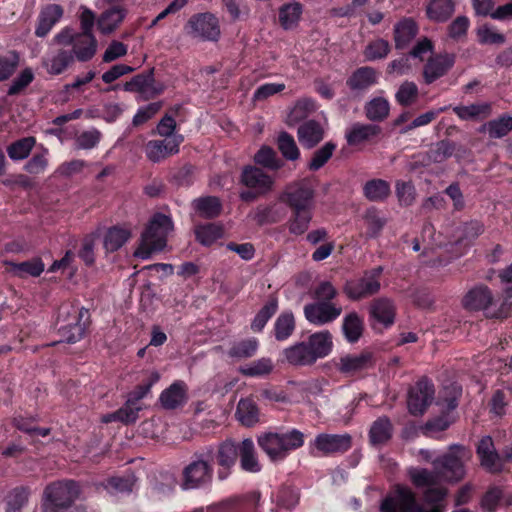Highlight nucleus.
Here are the masks:
<instances>
[{
  "label": "nucleus",
  "instance_id": "f257e3e1",
  "mask_svg": "<svg viewBox=\"0 0 512 512\" xmlns=\"http://www.w3.org/2000/svg\"><path fill=\"white\" fill-rule=\"evenodd\" d=\"M446 490L441 487L431 486L425 492L427 503L432 506L426 509L418 503L414 492L408 487L398 485L382 501L381 512H444L443 499L446 496Z\"/></svg>",
  "mask_w": 512,
  "mask_h": 512
},
{
  "label": "nucleus",
  "instance_id": "f03ea898",
  "mask_svg": "<svg viewBox=\"0 0 512 512\" xmlns=\"http://www.w3.org/2000/svg\"><path fill=\"white\" fill-rule=\"evenodd\" d=\"M305 443V435L295 428L268 431L257 437V444L273 463L283 462Z\"/></svg>",
  "mask_w": 512,
  "mask_h": 512
},
{
  "label": "nucleus",
  "instance_id": "7ed1b4c3",
  "mask_svg": "<svg viewBox=\"0 0 512 512\" xmlns=\"http://www.w3.org/2000/svg\"><path fill=\"white\" fill-rule=\"evenodd\" d=\"M315 190L308 179L296 181L286 187L281 200L291 209L294 224H309L315 207Z\"/></svg>",
  "mask_w": 512,
  "mask_h": 512
},
{
  "label": "nucleus",
  "instance_id": "20e7f679",
  "mask_svg": "<svg viewBox=\"0 0 512 512\" xmlns=\"http://www.w3.org/2000/svg\"><path fill=\"white\" fill-rule=\"evenodd\" d=\"M214 461V449H203L195 455L183 470L182 488L184 490L199 488L210 482L213 474L211 463Z\"/></svg>",
  "mask_w": 512,
  "mask_h": 512
},
{
  "label": "nucleus",
  "instance_id": "39448f33",
  "mask_svg": "<svg viewBox=\"0 0 512 512\" xmlns=\"http://www.w3.org/2000/svg\"><path fill=\"white\" fill-rule=\"evenodd\" d=\"M241 183L247 187V190L240 193V198L244 202H253L260 196L270 192L274 185V179L256 166H245L241 173Z\"/></svg>",
  "mask_w": 512,
  "mask_h": 512
},
{
  "label": "nucleus",
  "instance_id": "423d86ee",
  "mask_svg": "<svg viewBox=\"0 0 512 512\" xmlns=\"http://www.w3.org/2000/svg\"><path fill=\"white\" fill-rule=\"evenodd\" d=\"M471 452L464 446L454 445L443 457L435 462L441 480L462 479L465 475L464 463L471 459Z\"/></svg>",
  "mask_w": 512,
  "mask_h": 512
},
{
  "label": "nucleus",
  "instance_id": "0eeeda50",
  "mask_svg": "<svg viewBox=\"0 0 512 512\" xmlns=\"http://www.w3.org/2000/svg\"><path fill=\"white\" fill-rule=\"evenodd\" d=\"M188 36L201 41L216 42L221 35L219 19L211 12L192 15L184 26Z\"/></svg>",
  "mask_w": 512,
  "mask_h": 512
},
{
  "label": "nucleus",
  "instance_id": "6e6552de",
  "mask_svg": "<svg viewBox=\"0 0 512 512\" xmlns=\"http://www.w3.org/2000/svg\"><path fill=\"white\" fill-rule=\"evenodd\" d=\"M79 493L78 486L73 481L53 483L45 489L44 512H59L68 507Z\"/></svg>",
  "mask_w": 512,
  "mask_h": 512
},
{
  "label": "nucleus",
  "instance_id": "1a4fd4ad",
  "mask_svg": "<svg viewBox=\"0 0 512 512\" xmlns=\"http://www.w3.org/2000/svg\"><path fill=\"white\" fill-rule=\"evenodd\" d=\"M491 291L486 286H478L470 290L464 298V306L470 310H483L488 317H506L510 303L504 298L500 308L495 310Z\"/></svg>",
  "mask_w": 512,
  "mask_h": 512
},
{
  "label": "nucleus",
  "instance_id": "9d476101",
  "mask_svg": "<svg viewBox=\"0 0 512 512\" xmlns=\"http://www.w3.org/2000/svg\"><path fill=\"white\" fill-rule=\"evenodd\" d=\"M64 314L70 316L71 319L66 325H61L59 331L65 341L75 343L84 335L89 318L88 310L73 306H63L60 309V315L63 316Z\"/></svg>",
  "mask_w": 512,
  "mask_h": 512
},
{
  "label": "nucleus",
  "instance_id": "9b49d317",
  "mask_svg": "<svg viewBox=\"0 0 512 512\" xmlns=\"http://www.w3.org/2000/svg\"><path fill=\"white\" fill-rule=\"evenodd\" d=\"M154 71V68H150L144 72L136 74L129 81L123 84V90L126 92L140 93L145 95L146 99L155 98L161 95L165 90V86L163 83L155 80Z\"/></svg>",
  "mask_w": 512,
  "mask_h": 512
},
{
  "label": "nucleus",
  "instance_id": "f8f14e48",
  "mask_svg": "<svg viewBox=\"0 0 512 512\" xmlns=\"http://www.w3.org/2000/svg\"><path fill=\"white\" fill-rule=\"evenodd\" d=\"M351 447V438L347 434L322 433L310 443L311 453L319 456H330L344 453Z\"/></svg>",
  "mask_w": 512,
  "mask_h": 512
},
{
  "label": "nucleus",
  "instance_id": "ddd939ff",
  "mask_svg": "<svg viewBox=\"0 0 512 512\" xmlns=\"http://www.w3.org/2000/svg\"><path fill=\"white\" fill-rule=\"evenodd\" d=\"M382 268L378 267L371 272L365 273L363 277L346 283L344 291L349 298L358 300L377 293L380 289L379 277Z\"/></svg>",
  "mask_w": 512,
  "mask_h": 512
},
{
  "label": "nucleus",
  "instance_id": "4468645a",
  "mask_svg": "<svg viewBox=\"0 0 512 512\" xmlns=\"http://www.w3.org/2000/svg\"><path fill=\"white\" fill-rule=\"evenodd\" d=\"M184 142V136H175L172 139H153L144 145V152L148 160L153 163H159L166 158L175 155L180 150V145Z\"/></svg>",
  "mask_w": 512,
  "mask_h": 512
},
{
  "label": "nucleus",
  "instance_id": "2eb2a0df",
  "mask_svg": "<svg viewBox=\"0 0 512 512\" xmlns=\"http://www.w3.org/2000/svg\"><path fill=\"white\" fill-rule=\"evenodd\" d=\"M165 226H147L141 235V242L135 256L148 259L152 253L161 251L166 246Z\"/></svg>",
  "mask_w": 512,
  "mask_h": 512
},
{
  "label": "nucleus",
  "instance_id": "dca6fc26",
  "mask_svg": "<svg viewBox=\"0 0 512 512\" xmlns=\"http://www.w3.org/2000/svg\"><path fill=\"white\" fill-rule=\"evenodd\" d=\"M334 367L346 376H353L371 368L374 364L373 354L363 351L358 354H346L332 360Z\"/></svg>",
  "mask_w": 512,
  "mask_h": 512
},
{
  "label": "nucleus",
  "instance_id": "f3484780",
  "mask_svg": "<svg viewBox=\"0 0 512 512\" xmlns=\"http://www.w3.org/2000/svg\"><path fill=\"white\" fill-rule=\"evenodd\" d=\"M434 386L426 378L419 380L409 391L408 409L413 415H421L432 403L434 398Z\"/></svg>",
  "mask_w": 512,
  "mask_h": 512
},
{
  "label": "nucleus",
  "instance_id": "a211bd4d",
  "mask_svg": "<svg viewBox=\"0 0 512 512\" xmlns=\"http://www.w3.org/2000/svg\"><path fill=\"white\" fill-rule=\"evenodd\" d=\"M342 312V307L334 302L316 301L305 305L304 315L314 325H325L337 319Z\"/></svg>",
  "mask_w": 512,
  "mask_h": 512
},
{
  "label": "nucleus",
  "instance_id": "6ab92c4d",
  "mask_svg": "<svg viewBox=\"0 0 512 512\" xmlns=\"http://www.w3.org/2000/svg\"><path fill=\"white\" fill-rule=\"evenodd\" d=\"M456 56L452 53H439L431 56L423 67L424 83L430 85L445 76L454 66Z\"/></svg>",
  "mask_w": 512,
  "mask_h": 512
},
{
  "label": "nucleus",
  "instance_id": "aec40b11",
  "mask_svg": "<svg viewBox=\"0 0 512 512\" xmlns=\"http://www.w3.org/2000/svg\"><path fill=\"white\" fill-rule=\"evenodd\" d=\"M481 466L492 473L502 470L504 462V455L500 456L495 449L494 442L490 436L483 437L476 449Z\"/></svg>",
  "mask_w": 512,
  "mask_h": 512
},
{
  "label": "nucleus",
  "instance_id": "412c9836",
  "mask_svg": "<svg viewBox=\"0 0 512 512\" xmlns=\"http://www.w3.org/2000/svg\"><path fill=\"white\" fill-rule=\"evenodd\" d=\"M297 137L300 145L307 150L315 148L325 137V130L322 124L309 119L302 122L297 128Z\"/></svg>",
  "mask_w": 512,
  "mask_h": 512
},
{
  "label": "nucleus",
  "instance_id": "4be33fe9",
  "mask_svg": "<svg viewBox=\"0 0 512 512\" xmlns=\"http://www.w3.org/2000/svg\"><path fill=\"white\" fill-rule=\"evenodd\" d=\"M188 401V386L182 380L174 381L164 389L159 397L161 406L166 410H174L184 406Z\"/></svg>",
  "mask_w": 512,
  "mask_h": 512
},
{
  "label": "nucleus",
  "instance_id": "5701e85b",
  "mask_svg": "<svg viewBox=\"0 0 512 512\" xmlns=\"http://www.w3.org/2000/svg\"><path fill=\"white\" fill-rule=\"evenodd\" d=\"M382 132L380 126L376 124H364L356 122L345 132V139L349 146H359L372 142Z\"/></svg>",
  "mask_w": 512,
  "mask_h": 512
},
{
  "label": "nucleus",
  "instance_id": "b1692460",
  "mask_svg": "<svg viewBox=\"0 0 512 512\" xmlns=\"http://www.w3.org/2000/svg\"><path fill=\"white\" fill-rule=\"evenodd\" d=\"M419 31V27L413 18L405 17L394 25L393 36L395 48L403 50L409 46Z\"/></svg>",
  "mask_w": 512,
  "mask_h": 512
},
{
  "label": "nucleus",
  "instance_id": "393cba45",
  "mask_svg": "<svg viewBox=\"0 0 512 512\" xmlns=\"http://www.w3.org/2000/svg\"><path fill=\"white\" fill-rule=\"evenodd\" d=\"M74 55L69 49L59 48L52 51L47 58L43 59V66L50 75L64 73L73 63Z\"/></svg>",
  "mask_w": 512,
  "mask_h": 512
},
{
  "label": "nucleus",
  "instance_id": "a878e982",
  "mask_svg": "<svg viewBox=\"0 0 512 512\" xmlns=\"http://www.w3.org/2000/svg\"><path fill=\"white\" fill-rule=\"evenodd\" d=\"M304 6L297 1L284 3L278 8V23L280 27L286 31L293 30L298 27Z\"/></svg>",
  "mask_w": 512,
  "mask_h": 512
},
{
  "label": "nucleus",
  "instance_id": "bb28decb",
  "mask_svg": "<svg viewBox=\"0 0 512 512\" xmlns=\"http://www.w3.org/2000/svg\"><path fill=\"white\" fill-rule=\"evenodd\" d=\"M64 13V9L58 4H49L42 9L38 16V23L35 29L37 37H45L54 25L59 22Z\"/></svg>",
  "mask_w": 512,
  "mask_h": 512
},
{
  "label": "nucleus",
  "instance_id": "cd10ccee",
  "mask_svg": "<svg viewBox=\"0 0 512 512\" xmlns=\"http://www.w3.org/2000/svg\"><path fill=\"white\" fill-rule=\"evenodd\" d=\"M239 444H235L232 441H226L222 443L218 450L214 451V459H217L218 464L222 467L219 471L218 476L221 480L227 478L229 469L235 464L238 456Z\"/></svg>",
  "mask_w": 512,
  "mask_h": 512
},
{
  "label": "nucleus",
  "instance_id": "c85d7f7f",
  "mask_svg": "<svg viewBox=\"0 0 512 512\" xmlns=\"http://www.w3.org/2000/svg\"><path fill=\"white\" fill-rule=\"evenodd\" d=\"M127 10L121 6H112L101 13L97 19V28L104 34L112 33L125 19Z\"/></svg>",
  "mask_w": 512,
  "mask_h": 512
},
{
  "label": "nucleus",
  "instance_id": "c756f323",
  "mask_svg": "<svg viewBox=\"0 0 512 512\" xmlns=\"http://www.w3.org/2000/svg\"><path fill=\"white\" fill-rule=\"evenodd\" d=\"M377 83L376 70L369 66L357 68L347 79L346 84L352 91H365Z\"/></svg>",
  "mask_w": 512,
  "mask_h": 512
},
{
  "label": "nucleus",
  "instance_id": "7c9ffc66",
  "mask_svg": "<svg viewBox=\"0 0 512 512\" xmlns=\"http://www.w3.org/2000/svg\"><path fill=\"white\" fill-rule=\"evenodd\" d=\"M238 455L240 457V466L244 471L250 473H258L261 471L262 466L251 439L247 438L239 443Z\"/></svg>",
  "mask_w": 512,
  "mask_h": 512
},
{
  "label": "nucleus",
  "instance_id": "2f4dec72",
  "mask_svg": "<svg viewBox=\"0 0 512 512\" xmlns=\"http://www.w3.org/2000/svg\"><path fill=\"white\" fill-rule=\"evenodd\" d=\"M97 47L98 42L95 36L77 34L76 41L69 50L73 53L74 59H77L79 62H87L95 56Z\"/></svg>",
  "mask_w": 512,
  "mask_h": 512
},
{
  "label": "nucleus",
  "instance_id": "473e14b6",
  "mask_svg": "<svg viewBox=\"0 0 512 512\" xmlns=\"http://www.w3.org/2000/svg\"><path fill=\"white\" fill-rule=\"evenodd\" d=\"M286 361L292 365L305 366L316 362L306 341L299 342L283 351Z\"/></svg>",
  "mask_w": 512,
  "mask_h": 512
},
{
  "label": "nucleus",
  "instance_id": "72a5a7b5",
  "mask_svg": "<svg viewBox=\"0 0 512 512\" xmlns=\"http://www.w3.org/2000/svg\"><path fill=\"white\" fill-rule=\"evenodd\" d=\"M316 361L326 357L332 350V335L329 331H320L310 335L306 341Z\"/></svg>",
  "mask_w": 512,
  "mask_h": 512
},
{
  "label": "nucleus",
  "instance_id": "f704fd0d",
  "mask_svg": "<svg viewBox=\"0 0 512 512\" xmlns=\"http://www.w3.org/2000/svg\"><path fill=\"white\" fill-rule=\"evenodd\" d=\"M454 11V0H430L426 6L427 18L438 23L446 22Z\"/></svg>",
  "mask_w": 512,
  "mask_h": 512
},
{
  "label": "nucleus",
  "instance_id": "c9c22d12",
  "mask_svg": "<svg viewBox=\"0 0 512 512\" xmlns=\"http://www.w3.org/2000/svg\"><path fill=\"white\" fill-rule=\"evenodd\" d=\"M391 194V186L388 181L374 178L363 185V195L371 202H384Z\"/></svg>",
  "mask_w": 512,
  "mask_h": 512
},
{
  "label": "nucleus",
  "instance_id": "e433bc0d",
  "mask_svg": "<svg viewBox=\"0 0 512 512\" xmlns=\"http://www.w3.org/2000/svg\"><path fill=\"white\" fill-rule=\"evenodd\" d=\"M370 315L384 326H389L394 322V304L387 298L376 299L371 304Z\"/></svg>",
  "mask_w": 512,
  "mask_h": 512
},
{
  "label": "nucleus",
  "instance_id": "4c0bfd02",
  "mask_svg": "<svg viewBox=\"0 0 512 512\" xmlns=\"http://www.w3.org/2000/svg\"><path fill=\"white\" fill-rule=\"evenodd\" d=\"M480 131L487 132L491 139H501L512 131V116L504 113L486 122Z\"/></svg>",
  "mask_w": 512,
  "mask_h": 512
},
{
  "label": "nucleus",
  "instance_id": "58836bf2",
  "mask_svg": "<svg viewBox=\"0 0 512 512\" xmlns=\"http://www.w3.org/2000/svg\"><path fill=\"white\" fill-rule=\"evenodd\" d=\"M193 207L205 219H213L219 216L222 211V203L216 196H205L195 199Z\"/></svg>",
  "mask_w": 512,
  "mask_h": 512
},
{
  "label": "nucleus",
  "instance_id": "ea45409f",
  "mask_svg": "<svg viewBox=\"0 0 512 512\" xmlns=\"http://www.w3.org/2000/svg\"><path fill=\"white\" fill-rule=\"evenodd\" d=\"M367 119L373 122L384 121L390 112V103L384 97H374L364 106Z\"/></svg>",
  "mask_w": 512,
  "mask_h": 512
},
{
  "label": "nucleus",
  "instance_id": "a19ab883",
  "mask_svg": "<svg viewBox=\"0 0 512 512\" xmlns=\"http://www.w3.org/2000/svg\"><path fill=\"white\" fill-rule=\"evenodd\" d=\"M336 149L337 144L335 142H326L312 153L311 159L307 163V169L311 172H316L323 168L332 158Z\"/></svg>",
  "mask_w": 512,
  "mask_h": 512
},
{
  "label": "nucleus",
  "instance_id": "79ce46f5",
  "mask_svg": "<svg viewBox=\"0 0 512 512\" xmlns=\"http://www.w3.org/2000/svg\"><path fill=\"white\" fill-rule=\"evenodd\" d=\"M127 226H111L104 236V247L109 252L118 250L130 238Z\"/></svg>",
  "mask_w": 512,
  "mask_h": 512
},
{
  "label": "nucleus",
  "instance_id": "37998d69",
  "mask_svg": "<svg viewBox=\"0 0 512 512\" xmlns=\"http://www.w3.org/2000/svg\"><path fill=\"white\" fill-rule=\"evenodd\" d=\"M274 370V363L268 357H262L239 368V372L246 377L262 378Z\"/></svg>",
  "mask_w": 512,
  "mask_h": 512
},
{
  "label": "nucleus",
  "instance_id": "c03bdc74",
  "mask_svg": "<svg viewBox=\"0 0 512 512\" xmlns=\"http://www.w3.org/2000/svg\"><path fill=\"white\" fill-rule=\"evenodd\" d=\"M370 442L377 446L385 444L392 437V424L386 417L375 420L369 431Z\"/></svg>",
  "mask_w": 512,
  "mask_h": 512
},
{
  "label": "nucleus",
  "instance_id": "a18cd8bd",
  "mask_svg": "<svg viewBox=\"0 0 512 512\" xmlns=\"http://www.w3.org/2000/svg\"><path fill=\"white\" fill-rule=\"evenodd\" d=\"M257 165L268 170L277 171L284 166V162L278 157L276 151L270 146H262L254 156Z\"/></svg>",
  "mask_w": 512,
  "mask_h": 512
},
{
  "label": "nucleus",
  "instance_id": "49530a36",
  "mask_svg": "<svg viewBox=\"0 0 512 512\" xmlns=\"http://www.w3.org/2000/svg\"><path fill=\"white\" fill-rule=\"evenodd\" d=\"M276 144L284 159L295 161L300 158V150L294 137L290 133L281 131L277 136Z\"/></svg>",
  "mask_w": 512,
  "mask_h": 512
},
{
  "label": "nucleus",
  "instance_id": "de8ad7c7",
  "mask_svg": "<svg viewBox=\"0 0 512 512\" xmlns=\"http://www.w3.org/2000/svg\"><path fill=\"white\" fill-rule=\"evenodd\" d=\"M35 144V137H23L7 146V154L13 161L23 160L29 156Z\"/></svg>",
  "mask_w": 512,
  "mask_h": 512
},
{
  "label": "nucleus",
  "instance_id": "09e8293b",
  "mask_svg": "<svg viewBox=\"0 0 512 512\" xmlns=\"http://www.w3.org/2000/svg\"><path fill=\"white\" fill-rule=\"evenodd\" d=\"M441 235L436 236L435 226H424L421 232V241L416 238L413 241V250L420 251L423 247L424 253L432 250L436 246H442L444 242L440 239Z\"/></svg>",
  "mask_w": 512,
  "mask_h": 512
},
{
  "label": "nucleus",
  "instance_id": "8fccbe9b",
  "mask_svg": "<svg viewBox=\"0 0 512 512\" xmlns=\"http://www.w3.org/2000/svg\"><path fill=\"white\" fill-rule=\"evenodd\" d=\"M295 330V319L292 312L281 313L274 324V334L278 341L288 339Z\"/></svg>",
  "mask_w": 512,
  "mask_h": 512
},
{
  "label": "nucleus",
  "instance_id": "3c124183",
  "mask_svg": "<svg viewBox=\"0 0 512 512\" xmlns=\"http://www.w3.org/2000/svg\"><path fill=\"white\" fill-rule=\"evenodd\" d=\"M390 51L389 42L383 38H377L366 45L363 55L367 61H376L386 58Z\"/></svg>",
  "mask_w": 512,
  "mask_h": 512
},
{
  "label": "nucleus",
  "instance_id": "603ef678",
  "mask_svg": "<svg viewBox=\"0 0 512 512\" xmlns=\"http://www.w3.org/2000/svg\"><path fill=\"white\" fill-rule=\"evenodd\" d=\"M343 333L345 338L354 343L358 341L363 331V321L357 313L352 312L345 316L342 325Z\"/></svg>",
  "mask_w": 512,
  "mask_h": 512
},
{
  "label": "nucleus",
  "instance_id": "864d4df0",
  "mask_svg": "<svg viewBox=\"0 0 512 512\" xmlns=\"http://www.w3.org/2000/svg\"><path fill=\"white\" fill-rule=\"evenodd\" d=\"M258 346V341L255 338L241 340L233 343L228 355L238 360L250 358L256 354Z\"/></svg>",
  "mask_w": 512,
  "mask_h": 512
},
{
  "label": "nucleus",
  "instance_id": "5fc2aeb1",
  "mask_svg": "<svg viewBox=\"0 0 512 512\" xmlns=\"http://www.w3.org/2000/svg\"><path fill=\"white\" fill-rule=\"evenodd\" d=\"M236 416L245 426H252L258 421V409L251 399H241L237 405Z\"/></svg>",
  "mask_w": 512,
  "mask_h": 512
},
{
  "label": "nucleus",
  "instance_id": "6e6d98bb",
  "mask_svg": "<svg viewBox=\"0 0 512 512\" xmlns=\"http://www.w3.org/2000/svg\"><path fill=\"white\" fill-rule=\"evenodd\" d=\"M11 271L19 277L33 276L37 277L44 271V263L40 259H32L22 263H8Z\"/></svg>",
  "mask_w": 512,
  "mask_h": 512
},
{
  "label": "nucleus",
  "instance_id": "4d7b16f0",
  "mask_svg": "<svg viewBox=\"0 0 512 512\" xmlns=\"http://www.w3.org/2000/svg\"><path fill=\"white\" fill-rule=\"evenodd\" d=\"M491 111V106L488 103L482 104H471L468 106L460 105L455 106L453 108V112L461 119V120H474L483 116H488Z\"/></svg>",
  "mask_w": 512,
  "mask_h": 512
},
{
  "label": "nucleus",
  "instance_id": "13d9d810",
  "mask_svg": "<svg viewBox=\"0 0 512 512\" xmlns=\"http://www.w3.org/2000/svg\"><path fill=\"white\" fill-rule=\"evenodd\" d=\"M409 476L413 484L419 488H430L441 481L438 472H430L423 468H411L409 470Z\"/></svg>",
  "mask_w": 512,
  "mask_h": 512
},
{
  "label": "nucleus",
  "instance_id": "bf43d9fd",
  "mask_svg": "<svg viewBox=\"0 0 512 512\" xmlns=\"http://www.w3.org/2000/svg\"><path fill=\"white\" fill-rule=\"evenodd\" d=\"M418 96V86L412 81H405L399 86L395 94V100L400 106L408 107L416 102Z\"/></svg>",
  "mask_w": 512,
  "mask_h": 512
},
{
  "label": "nucleus",
  "instance_id": "052dcab7",
  "mask_svg": "<svg viewBox=\"0 0 512 512\" xmlns=\"http://www.w3.org/2000/svg\"><path fill=\"white\" fill-rule=\"evenodd\" d=\"M20 55L15 50L0 55V82L8 80L19 66Z\"/></svg>",
  "mask_w": 512,
  "mask_h": 512
},
{
  "label": "nucleus",
  "instance_id": "680f3d73",
  "mask_svg": "<svg viewBox=\"0 0 512 512\" xmlns=\"http://www.w3.org/2000/svg\"><path fill=\"white\" fill-rule=\"evenodd\" d=\"M35 79L33 70L26 67L20 71L16 78L13 79L7 90L8 96H16L21 94Z\"/></svg>",
  "mask_w": 512,
  "mask_h": 512
},
{
  "label": "nucleus",
  "instance_id": "e2e57ef3",
  "mask_svg": "<svg viewBox=\"0 0 512 512\" xmlns=\"http://www.w3.org/2000/svg\"><path fill=\"white\" fill-rule=\"evenodd\" d=\"M195 235L202 245L210 246L224 236V230L222 226H196Z\"/></svg>",
  "mask_w": 512,
  "mask_h": 512
},
{
  "label": "nucleus",
  "instance_id": "0e129e2a",
  "mask_svg": "<svg viewBox=\"0 0 512 512\" xmlns=\"http://www.w3.org/2000/svg\"><path fill=\"white\" fill-rule=\"evenodd\" d=\"M277 308L278 304L275 299H271L270 301H268L264 305V307L258 312L253 322L251 323L252 330L256 332L261 331L268 322V320L275 314Z\"/></svg>",
  "mask_w": 512,
  "mask_h": 512
},
{
  "label": "nucleus",
  "instance_id": "69168bd1",
  "mask_svg": "<svg viewBox=\"0 0 512 512\" xmlns=\"http://www.w3.org/2000/svg\"><path fill=\"white\" fill-rule=\"evenodd\" d=\"M159 379L160 374L157 371L150 372L147 378L129 394L128 399L139 404V401L149 393L151 387L157 383Z\"/></svg>",
  "mask_w": 512,
  "mask_h": 512
},
{
  "label": "nucleus",
  "instance_id": "338daca9",
  "mask_svg": "<svg viewBox=\"0 0 512 512\" xmlns=\"http://www.w3.org/2000/svg\"><path fill=\"white\" fill-rule=\"evenodd\" d=\"M478 42L482 45H500L505 42V36L492 29L488 24H484L477 29Z\"/></svg>",
  "mask_w": 512,
  "mask_h": 512
},
{
  "label": "nucleus",
  "instance_id": "774afa93",
  "mask_svg": "<svg viewBox=\"0 0 512 512\" xmlns=\"http://www.w3.org/2000/svg\"><path fill=\"white\" fill-rule=\"evenodd\" d=\"M29 492L26 488H15L7 497V512H19L28 501Z\"/></svg>",
  "mask_w": 512,
  "mask_h": 512
}]
</instances>
